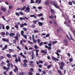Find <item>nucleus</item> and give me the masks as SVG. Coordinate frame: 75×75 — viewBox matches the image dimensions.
Segmentation results:
<instances>
[{
    "instance_id": "1",
    "label": "nucleus",
    "mask_w": 75,
    "mask_h": 75,
    "mask_svg": "<svg viewBox=\"0 0 75 75\" xmlns=\"http://www.w3.org/2000/svg\"><path fill=\"white\" fill-rule=\"evenodd\" d=\"M51 4L54 6L56 8L59 9V7L58 5V3L56 2H54V1L51 2Z\"/></svg>"
},
{
    "instance_id": "2",
    "label": "nucleus",
    "mask_w": 75,
    "mask_h": 75,
    "mask_svg": "<svg viewBox=\"0 0 75 75\" xmlns=\"http://www.w3.org/2000/svg\"><path fill=\"white\" fill-rule=\"evenodd\" d=\"M30 7H27L25 10V11L26 12V13H30Z\"/></svg>"
},
{
    "instance_id": "3",
    "label": "nucleus",
    "mask_w": 75,
    "mask_h": 75,
    "mask_svg": "<svg viewBox=\"0 0 75 75\" xmlns=\"http://www.w3.org/2000/svg\"><path fill=\"white\" fill-rule=\"evenodd\" d=\"M64 43L65 45V46H67V45H68V40L65 39L64 40Z\"/></svg>"
},
{
    "instance_id": "4",
    "label": "nucleus",
    "mask_w": 75,
    "mask_h": 75,
    "mask_svg": "<svg viewBox=\"0 0 75 75\" xmlns=\"http://www.w3.org/2000/svg\"><path fill=\"white\" fill-rule=\"evenodd\" d=\"M10 65L11 64L10 63H8V64L7 65V67H8L7 68H6V72H7L9 70V69H10Z\"/></svg>"
},
{
    "instance_id": "5",
    "label": "nucleus",
    "mask_w": 75,
    "mask_h": 75,
    "mask_svg": "<svg viewBox=\"0 0 75 75\" xmlns=\"http://www.w3.org/2000/svg\"><path fill=\"white\" fill-rule=\"evenodd\" d=\"M51 14H52V15H54V14H55V11H54V9H51Z\"/></svg>"
},
{
    "instance_id": "6",
    "label": "nucleus",
    "mask_w": 75,
    "mask_h": 75,
    "mask_svg": "<svg viewBox=\"0 0 75 75\" xmlns=\"http://www.w3.org/2000/svg\"><path fill=\"white\" fill-rule=\"evenodd\" d=\"M52 59L53 60V61H59V59H57V58L54 57H52Z\"/></svg>"
},
{
    "instance_id": "7",
    "label": "nucleus",
    "mask_w": 75,
    "mask_h": 75,
    "mask_svg": "<svg viewBox=\"0 0 75 75\" xmlns=\"http://www.w3.org/2000/svg\"><path fill=\"white\" fill-rule=\"evenodd\" d=\"M2 41H4V42H8V41H9V40H8V39H6L4 38H3L2 39Z\"/></svg>"
},
{
    "instance_id": "8",
    "label": "nucleus",
    "mask_w": 75,
    "mask_h": 75,
    "mask_svg": "<svg viewBox=\"0 0 75 75\" xmlns=\"http://www.w3.org/2000/svg\"><path fill=\"white\" fill-rule=\"evenodd\" d=\"M36 52V57H38V52H39V50L38 49H37L35 50Z\"/></svg>"
},
{
    "instance_id": "9",
    "label": "nucleus",
    "mask_w": 75,
    "mask_h": 75,
    "mask_svg": "<svg viewBox=\"0 0 75 75\" xmlns=\"http://www.w3.org/2000/svg\"><path fill=\"white\" fill-rule=\"evenodd\" d=\"M35 3H38V4H40L41 3V0H36L35 1Z\"/></svg>"
},
{
    "instance_id": "10",
    "label": "nucleus",
    "mask_w": 75,
    "mask_h": 75,
    "mask_svg": "<svg viewBox=\"0 0 75 75\" xmlns=\"http://www.w3.org/2000/svg\"><path fill=\"white\" fill-rule=\"evenodd\" d=\"M41 52L42 53H44V55H45L46 54H47V51H45H45L44 50H42L41 51Z\"/></svg>"
},
{
    "instance_id": "11",
    "label": "nucleus",
    "mask_w": 75,
    "mask_h": 75,
    "mask_svg": "<svg viewBox=\"0 0 75 75\" xmlns=\"http://www.w3.org/2000/svg\"><path fill=\"white\" fill-rule=\"evenodd\" d=\"M30 64L31 67H34L33 61H30Z\"/></svg>"
},
{
    "instance_id": "12",
    "label": "nucleus",
    "mask_w": 75,
    "mask_h": 75,
    "mask_svg": "<svg viewBox=\"0 0 75 75\" xmlns=\"http://www.w3.org/2000/svg\"><path fill=\"white\" fill-rule=\"evenodd\" d=\"M57 72L58 73H59V75H62V72H61V71H60L59 70H57Z\"/></svg>"
},
{
    "instance_id": "13",
    "label": "nucleus",
    "mask_w": 75,
    "mask_h": 75,
    "mask_svg": "<svg viewBox=\"0 0 75 75\" xmlns=\"http://www.w3.org/2000/svg\"><path fill=\"white\" fill-rule=\"evenodd\" d=\"M1 10H2V11H3L4 12H6V9L3 8H1Z\"/></svg>"
},
{
    "instance_id": "14",
    "label": "nucleus",
    "mask_w": 75,
    "mask_h": 75,
    "mask_svg": "<svg viewBox=\"0 0 75 75\" xmlns=\"http://www.w3.org/2000/svg\"><path fill=\"white\" fill-rule=\"evenodd\" d=\"M38 24L39 25V26H41V25H43V23H42L41 22H39L38 23Z\"/></svg>"
},
{
    "instance_id": "15",
    "label": "nucleus",
    "mask_w": 75,
    "mask_h": 75,
    "mask_svg": "<svg viewBox=\"0 0 75 75\" xmlns=\"http://www.w3.org/2000/svg\"><path fill=\"white\" fill-rule=\"evenodd\" d=\"M60 65L62 66H64L65 65V63L62 62L60 63Z\"/></svg>"
},
{
    "instance_id": "16",
    "label": "nucleus",
    "mask_w": 75,
    "mask_h": 75,
    "mask_svg": "<svg viewBox=\"0 0 75 75\" xmlns=\"http://www.w3.org/2000/svg\"><path fill=\"white\" fill-rule=\"evenodd\" d=\"M56 54L57 55V58H59V54L58 53L55 52Z\"/></svg>"
},
{
    "instance_id": "17",
    "label": "nucleus",
    "mask_w": 75,
    "mask_h": 75,
    "mask_svg": "<svg viewBox=\"0 0 75 75\" xmlns=\"http://www.w3.org/2000/svg\"><path fill=\"white\" fill-rule=\"evenodd\" d=\"M49 18H51V19H53L54 18V17L53 15H51V16H50L49 17Z\"/></svg>"
},
{
    "instance_id": "18",
    "label": "nucleus",
    "mask_w": 75,
    "mask_h": 75,
    "mask_svg": "<svg viewBox=\"0 0 75 75\" xmlns=\"http://www.w3.org/2000/svg\"><path fill=\"white\" fill-rule=\"evenodd\" d=\"M52 64H50L49 65H48V66H47V67L48 69H50V68H51V67H52Z\"/></svg>"
},
{
    "instance_id": "19",
    "label": "nucleus",
    "mask_w": 75,
    "mask_h": 75,
    "mask_svg": "<svg viewBox=\"0 0 75 75\" xmlns=\"http://www.w3.org/2000/svg\"><path fill=\"white\" fill-rule=\"evenodd\" d=\"M31 27L33 28H35V24H34L32 25L31 26Z\"/></svg>"
},
{
    "instance_id": "20",
    "label": "nucleus",
    "mask_w": 75,
    "mask_h": 75,
    "mask_svg": "<svg viewBox=\"0 0 75 75\" xmlns=\"http://www.w3.org/2000/svg\"><path fill=\"white\" fill-rule=\"evenodd\" d=\"M34 58H35V56H34V54L31 55V59H34Z\"/></svg>"
},
{
    "instance_id": "21",
    "label": "nucleus",
    "mask_w": 75,
    "mask_h": 75,
    "mask_svg": "<svg viewBox=\"0 0 75 75\" xmlns=\"http://www.w3.org/2000/svg\"><path fill=\"white\" fill-rule=\"evenodd\" d=\"M45 3L46 6H49L50 5V4H49L48 2L46 1L45 2Z\"/></svg>"
},
{
    "instance_id": "22",
    "label": "nucleus",
    "mask_w": 75,
    "mask_h": 75,
    "mask_svg": "<svg viewBox=\"0 0 75 75\" xmlns=\"http://www.w3.org/2000/svg\"><path fill=\"white\" fill-rule=\"evenodd\" d=\"M16 35L17 37H19L20 36V34H19V33H16Z\"/></svg>"
},
{
    "instance_id": "23",
    "label": "nucleus",
    "mask_w": 75,
    "mask_h": 75,
    "mask_svg": "<svg viewBox=\"0 0 75 75\" xmlns=\"http://www.w3.org/2000/svg\"><path fill=\"white\" fill-rule=\"evenodd\" d=\"M23 62L24 63H27V62H28V61H27V59H25L23 61Z\"/></svg>"
},
{
    "instance_id": "24",
    "label": "nucleus",
    "mask_w": 75,
    "mask_h": 75,
    "mask_svg": "<svg viewBox=\"0 0 75 75\" xmlns=\"http://www.w3.org/2000/svg\"><path fill=\"white\" fill-rule=\"evenodd\" d=\"M6 56L7 57H8V58H11V55L9 54H6Z\"/></svg>"
},
{
    "instance_id": "25",
    "label": "nucleus",
    "mask_w": 75,
    "mask_h": 75,
    "mask_svg": "<svg viewBox=\"0 0 75 75\" xmlns=\"http://www.w3.org/2000/svg\"><path fill=\"white\" fill-rule=\"evenodd\" d=\"M23 65L24 67H27V63H24Z\"/></svg>"
},
{
    "instance_id": "26",
    "label": "nucleus",
    "mask_w": 75,
    "mask_h": 75,
    "mask_svg": "<svg viewBox=\"0 0 75 75\" xmlns=\"http://www.w3.org/2000/svg\"><path fill=\"white\" fill-rule=\"evenodd\" d=\"M13 8V7L12 6H9V8L10 10H11V9H12Z\"/></svg>"
},
{
    "instance_id": "27",
    "label": "nucleus",
    "mask_w": 75,
    "mask_h": 75,
    "mask_svg": "<svg viewBox=\"0 0 75 75\" xmlns=\"http://www.w3.org/2000/svg\"><path fill=\"white\" fill-rule=\"evenodd\" d=\"M68 4L69 5H70V6H72V3L71 1L69 2Z\"/></svg>"
},
{
    "instance_id": "28",
    "label": "nucleus",
    "mask_w": 75,
    "mask_h": 75,
    "mask_svg": "<svg viewBox=\"0 0 75 75\" xmlns=\"http://www.w3.org/2000/svg\"><path fill=\"white\" fill-rule=\"evenodd\" d=\"M30 1H31L30 2L31 4H33V3H35L34 0H30Z\"/></svg>"
},
{
    "instance_id": "29",
    "label": "nucleus",
    "mask_w": 75,
    "mask_h": 75,
    "mask_svg": "<svg viewBox=\"0 0 75 75\" xmlns=\"http://www.w3.org/2000/svg\"><path fill=\"white\" fill-rule=\"evenodd\" d=\"M16 48L17 49H18V50L19 51H21V48H20V47L18 46H17Z\"/></svg>"
},
{
    "instance_id": "30",
    "label": "nucleus",
    "mask_w": 75,
    "mask_h": 75,
    "mask_svg": "<svg viewBox=\"0 0 75 75\" xmlns=\"http://www.w3.org/2000/svg\"><path fill=\"white\" fill-rule=\"evenodd\" d=\"M23 29L24 30V31H26L27 30V29L26 28H23Z\"/></svg>"
},
{
    "instance_id": "31",
    "label": "nucleus",
    "mask_w": 75,
    "mask_h": 75,
    "mask_svg": "<svg viewBox=\"0 0 75 75\" xmlns=\"http://www.w3.org/2000/svg\"><path fill=\"white\" fill-rule=\"evenodd\" d=\"M28 75H33V73L30 71L29 72H28Z\"/></svg>"
},
{
    "instance_id": "32",
    "label": "nucleus",
    "mask_w": 75,
    "mask_h": 75,
    "mask_svg": "<svg viewBox=\"0 0 75 75\" xmlns=\"http://www.w3.org/2000/svg\"><path fill=\"white\" fill-rule=\"evenodd\" d=\"M26 7V6H24L22 8H21V10L22 11V10H24V9Z\"/></svg>"
},
{
    "instance_id": "33",
    "label": "nucleus",
    "mask_w": 75,
    "mask_h": 75,
    "mask_svg": "<svg viewBox=\"0 0 75 75\" xmlns=\"http://www.w3.org/2000/svg\"><path fill=\"white\" fill-rule=\"evenodd\" d=\"M69 34L70 36V37L71 39V40H73V41H74V39H73V38H72V37H71V34H70V33H69Z\"/></svg>"
},
{
    "instance_id": "34",
    "label": "nucleus",
    "mask_w": 75,
    "mask_h": 75,
    "mask_svg": "<svg viewBox=\"0 0 75 75\" xmlns=\"http://www.w3.org/2000/svg\"><path fill=\"white\" fill-rule=\"evenodd\" d=\"M9 28H10V27H9V26H6V30H9Z\"/></svg>"
},
{
    "instance_id": "35",
    "label": "nucleus",
    "mask_w": 75,
    "mask_h": 75,
    "mask_svg": "<svg viewBox=\"0 0 75 75\" xmlns=\"http://www.w3.org/2000/svg\"><path fill=\"white\" fill-rule=\"evenodd\" d=\"M21 35H24V31L23 30L21 31Z\"/></svg>"
},
{
    "instance_id": "36",
    "label": "nucleus",
    "mask_w": 75,
    "mask_h": 75,
    "mask_svg": "<svg viewBox=\"0 0 75 75\" xmlns=\"http://www.w3.org/2000/svg\"><path fill=\"white\" fill-rule=\"evenodd\" d=\"M22 36H23L24 38L25 39H27V35H22Z\"/></svg>"
},
{
    "instance_id": "37",
    "label": "nucleus",
    "mask_w": 75,
    "mask_h": 75,
    "mask_svg": "<svg viewBox=\"0 0 75 75\" xmlns=\"http://www.w3.org/2000/svg\"><path fill=\"white\" fill-rule=\"evenodd\" d=\"M19 14H21V16H23V15H24V13L22 12H19Z\"/></svg>"
},
{
    "instance_id": "38",
    "label": "nucleus",
    "mask_w": 75,
    "mask_h": 75,
    "mask_svg": "<svg viewBox=\"0 0 75 75\" xmlns=\"http://www.w3.org/2000/svg\"><path fill=\"white\" fill-rule=\"evenodd\" d=\"M15 14L17 16H20V13H19L16 12Z\"/></svg>"
},
{
    "instance_id": "39",
    "label": "nucleus",
    "mask_w": 75,
    "mask_h": 75,
    "mask_svg": "<svg viewBox=\"0 0 75 75\" xmlns=\"http://www.w3.org/2000/svg\"><path fill=\"white\" fill-rule=\"evenodd\" d=\"M20 20H25V18L21 17L20 18Z\"/></svg>"
},
{
    "instance_id": "40",
    "label": "nucleus",
    "mask_w": 75,
    "mask_h": 75,
    "mask_svg": "<svg viewBox=\"0 0 75 75\" xmlns=\"http://www.w3.org/2000/svg\"><path fill=\"white\" fill-rule=\"evenodd\" d=\"M35 48V49H38V47L37 46V45H35L34 46Z\"/></svg>"
},
{
    "instance_id": "41",
    "label": "nucleus",
    "mask_w": 75,
    "mask_h": 75,
    "mask_svg": "<svg viewBox=\"0 0 75 75\" xmlns=\"http://www.w3.org/2000/svg\"><path fill=\"white\" fill-rule=\"evenodd\" d=\"M43 44H44L43 42H41L39 43V45L40 46H41V45H43Z\"/></svg>"
},
{
    "instance_id": "42",
    "label": "nucleus",
    "mask_w": 75,
    "mask_h": 75,
    "mask_svg": "<svg viewBox=\"0 0 75 75\" xmlns=\"http://www.w3.org/2000/svg\"><path fill=\"white\" fill-rule=\"evenodd\" d=\"M30 72H33V71H34V69L33 68H31L30 69Z\"/></svg>"
},
{
    "instance_id": "43",
    "label": "nucleus",
    "mask_w": 75,
    "mask_h": 75,
    "mask_svg": "<svg viewBox=\"0 0 75 75\" xmlns=\"http://www.w3.org/2000/svg\"><path fill=\"white\" fill-rule=\"evenodd\" d=\"M54 25L55 26H57V23H56V22H54Z\"/></svg>"
},
{
    "instance_id": "44",
    "label": "nucleus",
    "mask_w": 75,
    "mask_h": 75,
    "mask_svg": "<svg viewBox=\"0 0 75 75\" xmlns=\"http://www.w3.org/2000/svg\"><path fill=\"white\" fill-rule=\"evenodd\" d=\"M57 32L58 33H59V32H60V30L58 28V29H57Z\"/></svg>"
},
{
    "instance_id": "45",
    "label": "nucleus",
    "mask_w": 75,
    "mask_h": 75,
    "mask_svg": "<svg viewBox=\"0 0 75 75\" xmlns=\"http://www.w3.org/2000/svg\"><path fill=\"white\" fill-rule=\"evenodd\" d=\"M38 17H41L42 16V13H40L38 15Z\"/></svg>"
},
{
    "instance_id": "46",
    "label": "nucleus",
    "mask_w": 75,
    "mask_h": 75,
    "mask_svg": "<svg viewBox=\"0 0 75 75\" xmlns=\"http://www.w3.org/2000/svg\"><path fill=\"white\" fill-rule=\"evenodd\" d=\"M48 45L49 47H51V46H52V44L51 43H49L48 44Z\"/></svg>"
},
{
    "instance_id": "47",
    "label": "nucleus",
    "mask_w": 75,
    "mask_h": 75,
    "mask_svg": "<svg viewBox=\"0 0 75 75\" xmlns=\"http://www.w3.org/2000/svg\"><path fill=\"white\" fill-rule=\"evenodd\" d=\"M33 24H37V21H33Z\"/></svg>"
},
{
    "instance_id": "48",
    "label": "nucleus",
    "mask_w": 75,
    "mask_h": 75,
    "mask_svg": "<svg viewBox=\"0 0 75 75\" xmlns=\"http://www.w3.org/2000/svg\"><path fill=\"white\" fill-rule=\"evenodd\" d=\"M14 38L16 40H18V37H17V36H16Z\"/></svg>"
},
{
    "instance_id": "49",
    "label": "nucleus",
    "mask_w": 75,
    "mask_h": 75,
    "mask_svg": "<svg viewBox=\"0 0 75 75\" xmlns=\"http://www.w3.org/2000/svg\"><path fill=\"white\" fill-rule=\"evenodd\" d=\"M69 60L70 62H71L72 61H73V59H72L71 58H70L69 59Z\"/></svg>"
},
{
    "instance_id": "50",
    "label": "nucleus",
    "mask_w": 75,
    "mask_h": 75,
    "mask_svg": "<svg viewBox=\"0 0 75 75\" xmlns=\"http://www.w3.org/2000/svg\"><path fill=\"white\" fill-rule=\"evenodd\" d=\"M51 47H48L47 48L48 50H51Z\"/></svg>"
},
{
    "instance_id": "51",
    "label": "nucleus",
    "mask_w": 75,
    "mask_h": 75,
    "mask_svg": "<svg viewBox=\"0 0 75 75\" xmlns=\"http://www.w3.org/2000/svg\"><path fill=\"white\" fill-rule=\"evenodd\" d=\"M20 26L21 27V28H22V27H24V25L23 24H21L20 25Z\"/></svg>"
},
{
    "instance_id": "52",
    "label": "nucleus",
    "mask_w": 75,
    "mask_h": 75,
    "mask_svg": "<svg viewBox=\"0 0 75 75\" xmlns=\"http://www.w3.org/2000/svg\"><path fill=\"white\" fill-rule=\"evenodd\" d=\"M57 42V41H53L52 42V44H55Z\"/></svg>"
},
{
    "instance_id": "53",
    "label": "nucleus",
    "mask_w": 75,
    "mask_h": 75,
    "mask_svg": "<svg viewBox=\"0 0 75 75\" xmlns=\"http://www.w3.org/2000/svg\"><path fill=\"white\" fill-rule=\"evenodd\" d=\"M63 66H60V68L61 69H63Z\"/></svg>"
},
{
    "instance_id": "54",
    "label": "nucleus",
    "mask_w": 75,
    "mask_h": 75,
    "mask_svg": "<svg viewBox=\"0 0 75 75\" xmlns=\"http://www.w3.org/2000/svg\"><path fill=\"white\" fill-rule=\"evenodd\" d=\"M39 62L40 64H42V63H43V61L42 60H40L39 61Z\"/></svg>"
},
{
    "instance_id": "55",
    "label": "nucleus",
    "mask_w": 75,
    "mask_h": 75,
    "mask_svg": "<svg viewBox=\"0 0 75 75\" xmlns=\"http://www.w3.org/2000/svg\"><path fill=\"white\" fill-rule=\"evenodd\" d=\"M37 42L38 43H40V39H37Z\"/></svg>"
},
{
    "instance_id": "56",
    "label": "nucleus",
    "mask_w": 75,
    "mask_h": 75,
    "mask_svg": "<svg viewBox=\"0 0 75 75\" xmlns=\"http://www.w3.org/2000/svg\"><path fill=\"white\" fill-rule=\"evenodd\" d=\"M15 61L16 62H17L18 61V59L17 58H16Z\"/></svg>"
},
{
    "instance_id": "57",
    "label": "nucleus",
    "mask_w": 75,
    "mask_h": 75,
    "mask_svg": "<svg viewBox=\"0 0 75 75\" xmlns=\"http://www.w3.org/2000/svg\"><path fill=\"white\" fill-rule=\"evenodd\" d=\"M33 40V42H34V43H36L37 40L34 39V40Z\"/></svg>"
},
{
    "instance_id": "58",
    "label": "nucleus",
    "mask_w": 75,
    "mask_h": 75,
    "mask_svg": "<svg viewBox=\"0 0 75 75\" xmlns=\"http://www.w3.org/2000/svg\"><path fill=\"white\" fill-rule=\"evenodd\" d=\"M61 52V50H59L57 51V53H58V52H59V53H60V52Z\"/></svg>"
},
{
    "instance_id": "59",
    "label": "nucleus",
    "mask_w": 75,
    "mask_h": 75,
    "mask_svg": "<svg viewBox=\"0 0 75 75\" xmlns=\"http://www.w3.org/2000/svg\"><path fill=\"white\" fill-rule=\"evenodd\" d=\"M1 34L2 35H6V33L4 32H3L1 33Z\"/></svg>"
},
{
    "instance_id": "60",
    "label": "nucleus",
    "mask_w": 75,
    "mask_h": 75,
    "mask_svg": "<svg viewBox=\"0 0 75 75\" xmlns=\"http://www.w3.org/2000/svg\"><path fill=\"white\" fill-rule=\"evenodd\" d=\"M42 72L44 75H45V74H46V72L44 71H42Z\"/></svg>"
},
{
    "instance_id": "61",
    "label": "nucleus",
    "mask_w": 75,
    "mask_h": 75,
    "mask_svg": "<svg viewBox=\"0 0 75 75\" xmlns=\"http://www.w3.org/2000/svg\"><path fill=\"white\" fill-rule=\"evenodd\" d=\"M48 42H43V44H45V45H46V44H48Z\"/></svg>"
},
{
    "instance_id": "62",
    "label": "nucleus",
    "mask_w": 75,
    "mask_h": 75,
    "mask_svg": "<svg viewBox=\"0 0 75 75\" xmlns=\"http://www.w3.org/2000/svg\"><path fill=\"white\" fill-rule=\"evenodd\" d=\"M49 36H50V34H48L46 35V37H49Z\"/></svg>"
},
{
    "instance_id": "63",
    "label": "nucleus",
    "mask_w": 75,
    "mask_h": 75,
    "mask_svg": "<svg viewBox=\"0 0 75 75\" xmlns=\"http://www.w3.org/2000/svg\"><path fill=\"white\" fill-rule=\"evenodd\" d=\"M16 40H13V43L14 44H14H16Z\"/></svg>"
},
{
    "instance_id": "64",
    "label": "nucleus",
    "mask_w": 75,
    "mask_h": 75,
    "mask_svg": "<svg viewBox=\"0 0 75 75\" xmlns=\"http://www.w3.org/2000/svg\"><path fill=\"white\" fill-rule=\"evenodd\" d=\"M38 67L39 68H42V65L41 64H40L39 65Z\"/></svg>"
}]
</instances>
